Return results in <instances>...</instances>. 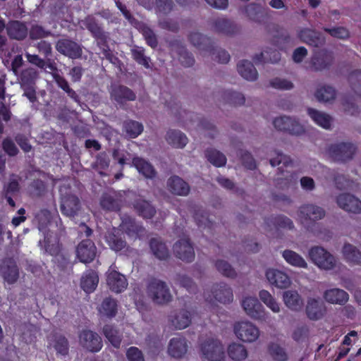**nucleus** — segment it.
Here are the masks:
<instances>
[{"mask_svg": "<svg viewBox=\"0 0 361 361\" xmlns=\"http://www.w3.org/2000/svg\"><path fill=\"white\" fill-rule=\"evenodd\" d=\"M260 300L273 312L278 314L281 310V305L268 290H262L259 293Z\"/></svg>", "mask_w": 361, "mask_h": 361, "instance_id": "34", "label": "nucleus"}, {"mask_svg": "<svg viewBox=\"0 0 361 361\" xmlns=\"http://www.w3.org/2000/svg\"><path fill=\"white\" fill-rule=\"evenodd\" d=\"M189 39L190 42L195 47H198L200 49L209 50V47L206 48L207 44H209V39L197 32H192L190 35Z\"/></svg>", "mask_w": 361, "mask_h": 361, "instance_id": "57", "label": "nucleus"}, {"mask_svg": "<svg viewBox=\"0 0 361 361\" xmlns=\"http://www.w3.org/2000/svg\"><path fill=\"white\" fill-rule=\"evenodd\" d=\"M206 157L211 164L217 167L223 166L226 163V158L224 154L216 149L207 150Z\"/></svg>", "mask_w": 361, "mask_h": 361, "instance_id": "50", "label": "nucleus"}, {"mask_svg": "<svg viewBox=\"0 0 361 361\" xmlns=\"http://www.w3.org/2000/svg\"><path fill=\"white\" fill-rule=\"evenodd\" d=\"M135 208L139 214L145 219L152 218L156 212L154 207L145 200L137 201L135 204Z\"/></svg>", "mask_w": 361, "mask_h": 361, "instance_id": "48", "label": "nucleus"}, {"mask_svg": "<svg viewBox=\"0 0 361 361\" xmlns=\"http://www.w3.org/2000/svg\"><path fill=\"white\" fill-rule=\"evenodd\" d=\"M235 336L245 343H253L260 336L259 329L249 320L235 322L233 326Z\"/></svg>", "mask_w": 361, "mask_h": 361, "instance_id": "1", "label": "nucleus"}, {"mask_svg": "<svg viewBox=\"0 0 361 361\" xmlns=\"http://www.w3.org/2000/svg\"><path fill=\"white\" fill-rule=\"evenodd\" d=\"M336 202L340 208L348 212L355 214L361 212V201L353 195L341 194L337 197Z\"/></svg>", "mask_w": 361, "mask_h": 361, "instance_id": "13", "label": "nucleus"}, {"mask_svg": "<svg viewBox=\"0 0 361 361\" xmlns=\"http://www.w3.org/2000/svg\"><path fill=\"white\" fill-rule=\"evenodd\" d=\"M174 255L183 261L192 262L195 258L193 246L188 238H182L178 240L173 247Z\"/></svg>", "mask_w": 361, "mask_h": 361, "instance_id": "12", "label": "nucleus"}, {"mask_svg": "<svg viewBox=\"0 0 361 361\" xmlns=\"http://www.w3.org/2000/svg\"><path fill=\"white\" fill-rule=\"evenodd\" d=\"M282 298L285 305L292 311H300L303 307V300L297 290L284 291Z\"/></svg>", "mask_w": 361, "mask_h": 361, "instance_id": "22", "label": "nucleus"}, {"mask_svg": "<svg viewBox=\"0 0 361 361\" xmlns=\"http://www.w3.org/2000/svg\"><path fill=\"white\" fill-rule=\"evenodd\" d=\"M133 165L136 168L138 172L142 174L146 178H153L156 175V171L153 166L146 160L136 157L133 159Z\"/></svg>", "mask_w": 361, "mask_h": 361, "instance_id": "31", "label": "nucleus"}, {"mask_svg": "<svg viewBox=\"0 0 361 361\" xmlns=\"http://www.w3.org/2000/svg\"><path fill=\"white\" fill-rule=\"evenodd\" d=\"M124 129L130 137L135 138L142 133L144 128L140 122L130 120L125 122Z\"/></svg>", "mask_w": 361, "mask_h": 361, "instance_id": "51", "label": "nucleus"}, {"mask_svg": "<svg viewBox=\"0 0 361 361\" xmlns=\"http://www.w3.org/2000/svg\"><path fill=\"white\" fill-rule=\"evenodd\" d=\"M132 54L133 59L140 64L144 66L145 68H149V58L147 57L144 54V49L142 47H136L132 49Z\"/></svg>", "mask_w": 361, "mask_h": 361, "instance_id": "60", "label": "nucleus"}, {"mask_svg": "<svg viewBox=\"0 0 361 361\" xmlns=\"http://www.w3.org/2000/svg\"><path fill=\"white\" fill-rule=\"evenodd\" d=\"M97 248L94 243L89 240H82L76 248V255L79 260L82 263H90L95 257Z\"/></svg>", "mask_w": 361, "mask_h": 361, "instance_id": "14", "label": "nucleus"}, {"mask_svg": "<svg viewBox=\"0 0 361 361\" xmlns=\"http://www.w3.org/2000/svg\"><path fill=\"white\" fill-rule=\"evenodd\" d=\"M266 226L270 230L272 229H293L294 228L293 222L291 219L285 216H279L275 218L268 219L266 221Z\"/></svg>", "mask_w": 361, "mask_h": 361, "instance_id": "36", "label": "nucleus"}, {"mask_svg": "<svg viewBox=\"0 0 361 361\" xmlns=\"http://www.w3.org/2000/svg\"><path fill=\"white\" fill-rule=\"evenodd\" d=\"M79 343L85 350L90 352H98L102 346L101 337L90 330H83L79 334Z\"/></svg>", "mask_w": 361, "mask_h": 361, "instance_id": "9", "label": "nucleus"}, {"mask_svg": "<svg viewBox=\"0 0 361 361\" xmlns=\"http://www.w3.org/2000/svg\"><path fill=\"white\" fill-rule=\"evenodd\" d=\"M307 114L317 125L325 129L330 128L332 118L329 115L311 108L307 109Z\"/></svg>", "mask_w": 361, "mask_h": 361, "instance_id": "29", "label": "nucleus"}, {"mask_svg": "<svg viewBox=\"0 0 361 361\" xmlns=\"http://www.w3.org/2000/svg\"><path fill=\"white\" fill-rule=\"evenodd\" d=\"M167 185L171 192L178 195H187L190 191L188 183L178 176H173L169 178Z\"/></svg>", "mask_w": 361, "mask_h": 361, "instance_id": "26", "label": "nucleus"}, {"mask_svg": "<svg viewBox=\"0 0 361 361\" xmlns=\"http://www.w3.org/2000/svg\"><path fill=\"white\" fill-rule=\"evenodd\" d=\"M336 90L331 86H322L315 92V97L319 102H329L336 98Z\"/></svg>", "mask_w": 361, "mask_h": 361, "instance_id": "44", "label": "nucleus"}, {"mask_svg": "<svg viewBox=\"0 0 361 361\" xmlns=\"http://www.w3.org/2000/svg\"><path fill=\"white\" fill-rule=\"evenodd\" d=\"M178 54L179 55L178 60L183 66L190 67L194 64V58L184 47H180Z\"/></svg>", "mask_w": 361, "mask_h": 361, "instance_id": "61", "label": "nucleus"}, {"mask_svg": "<svg viewBox=\"0 0 361 361\" xmlns=\"http://www.w3.org/2000/svg\"><path fill=\"white\" fill-rule=\"evenodd\" d=\"M215 267L218 271L224 276L228 278H234L236 276V271L235 269L225 260H217L215 263Z\"/></svg>", "mask_w": 361, "mask_h": 361, "instance_id": "55", "label": "nucleus"}, {"mask_svg": "<svg viewBox=\"0 0 361 361\" xmlns=\"http://www.w3.org/2000/svg\"><path fill=\"white\" fill-rule=\"evenodd\" d=\"M200 355L207 361H224V346L219 339L208 338L200 345Z\"/></svg>", "mask_w": 361, "mask_h": 361, "instance_id": "3", "label": "nucleus"}, {"mask_svg": "<svg viewBox=\"0 0 361 361\" xmlns=\"http://www.w3.org/2000/svg\"><path fill=\"white\" fill-rule=\"evenodd\" d=\"M204 298L212 305L214 301L226 304L233 301V294L230 286L226 283H219L214 285L211 290L204 291Z\"/></svg>", "mask_w": 361, "mask_h": 361, "instance_id": "5", "label": "nucleus"}, {"mask_svg": "<svg viewBox=\"0 0 361 361\" xmlns=\"http://www.w3.org/2000/svg\"><path fill=\"white\" fill-rule=\"evenodd\" d=\"M280 59V54L279 51L274 50L269 52L267 50L263 51L259 55H256L255 61L257 62H271L276 63Z\"/></svg>", "mask_w": 361, "mask_h": 361, "instance_id": "56", "label": "nucleus"}, {"mask_svg": "<svg viewBox=\"0 0 361 361\" xmlns=\"http://www.w3.org/2000/svg\"><path fill=\"white\" fill-rule=\"evenodd\" d=\"M103 333L114 347L116 348L120 347L121 336L118 330L111 325H106L103 329Z\"/></svg>", "mask_w": 361, "mask_h": 361, "instance_id": "46", "label": "nucleus"}, {"mask_svg": "<svg viewBox=\"0 0 361 361\" xmlns=\"http://www.w3.org/2000/svg\"><path fill=\"white\" fill-rule=\"evenodd\" d=\"M269 84L273 88L281 90H289L293 88V84L291 81L281 78L271 79Z\"/></svg>", "mask_w": 361, "mask_h": 361, "instance_id": "59", "label": "nucleus"}, {"mask_svg": "<svg viewBox=\"0 0 361 361\" xmlns=\"http://www.w3.org/2000/svg\"><path fill=\"white\" fill-rule=\"evenodd\" d=\"M61 195V211L63 214L72 217L76 215L80 209V200L74 195L65 194L63 189H60Z\"/></svg>", "mask_w": 361, "mask_h": 361, "instance_id": "10", "label": "nucleus"}, {"mask_svg": "<svg viewBox=\"0 0 361 361\" xmlns=\"http://www.w3.org/2000/svg\"><path fill=\"white\" fill-rule=\"evenodd\" d=\"M224 97L227 102L235 105H241L245 102L244 96L239 92L227 91L225 92Z\"/></svg>", "mask_w": 361, "mask_h": 361, "instance_id": "62", "label": "nucleus"}, {"mask_svg": "<svg viewBox=\"0 0 361 361\" xmlns=\"http://www.w3.org/2000/svg\"><path fill=\"white\" fill-rule=\"evenodd\" d=\"M191 313L188 310H180L171 319L173 325L178 329H183L188 327L191 322Z\"/></svg>", "mask_w": 361, "mask_h": 361, "instance_id": "41", "label": "nucleus"}, {"mask_svg": "<svg viewBox=\"0 0 361 361\" xmlns=\"http://www.w3.org/2000/svg\"><path fill=\"white\" fill-rule=\"evenodd\" d=\"M300 37L305 43L313 45L314 47H318L324 42V39L320 37L318 33L309 29H305L302 30L300 33Z\"/></svg>", "mask_w": 361, "mask_h": 361, "instance_id": "45", "label": "nucleus"}, {"mask_svg": "<svg viewBox=\"0 0 361 361\" xmlns=\"http://www.w3.org/2000/svg\"><path fill=\"white\" fill-rule=\"evenodd\" d=\"M119 231L125 232L129 238L136 239L141 238L145 233V229L138 224H137L133 219L129 216H126L122 219V222L120 224Z\"/></svg>", "mask_w": 361, "mask_h": 361, "instance_id": "18", "label": "nucleus"}, {"mask_svg": "<svg viewBox=\"0 0 361 361\" xmlns=\"http://www.w3.org/2000/svg\"><path fill=\"white\" fill-rule=\"evenodd\" d=\"M110 160L108 156L104 153H100L97 157L94 164L95 169L100 173L102 176H106V173L105 171H106L109 166Z\"/></svg>", "mask_w": 361, "mask_h": 361, "instance_id": "58", "label": "nucleus"}, {"mask_svg": "<svg viewBox=\"0 0 361 361\" xmlns=\"http://www.w3.org/2000/svg\"><path fill=\"white\" fill-rule=\"evenodd\" d=\"M282 257L290 265L302 269H307L308 264L305 259L296 252L291 250H285L282 252Z\"/></svg>", "mask_w": 361, "mask_h": 361, "instance_id": "28", "label": "nucleus"}, {"mask_svg": "<svg viewBox=\"0 0 361 361\" xmlns=\"http://www.w3.org/2000/svg\"><path fill=\"white\" fill-rule=\"evenodd\" d=\"M188 350V344L185 338L175 337L170 340L168 352L169 354L176 358L181 357Z\"/></svg>", "mask_w": 361, "mask_h": 361, "instance_id": "23", "label": "nucleus"}, {"mask_svg": "<svg viewBox=\"0 0 361 361\" xmlns=\"http://www.w3.org/2000/svg\"><path fill=\"white\" fill-rule=\"evenodd\" d=\"M99 312L100 314L107 317H114L117 312L116 301L111 298L104 299L99 307Z\"/></svg>", "mask_w": 361, "mask_h": 361, "instance_id": "42", "label": "nucleus"}, {"mask_svg": "<svg viewBox=\"0 0 361 361\" xmlns=\"http://www.w3.org/2000/svg\"><path fill=\"white\" fill-rule=\"evenodd\" d=\"M241 305L250 318L259 322H267L269 313L265 310L257 298L246 296L242 300Z\"/></svg>", "mask_w": 361, "mask_h": 361, "instance_id": "6", "label": "nucleus"}, {"mask_svg": "<svg viewBox=\"0 0 361 361\" xmlns=\"http://www.w3.org/2000/svg\"><path fill=\"white\" fill-rule=\"evenodd\" d=\"M52 76L58 86L65 91L70 97L75 101L78 99L77 94L69 87L68 81L63 76L58 73H53Z\"/></svg>", "mask_w": 361, "mask_h": 361, "instance_id": "54", "label": "nucleus"}, {"mask_svg": "<svg viewBox=\"0 0 361 361\" xmlns=\"http://www.w3.org/2000/svg\"><path fill=\"white\" fill-rule=\"evenodd\" d=\"M99 277L93 271L85 272L81 279V287L86 293L93 292L97 286Z\"/></svg>", "mask_w": 361, "mask_h": 361, "instance_id": "35", "label": "nucleus"}, {"mask_svg": "<svg viewBox=\"0 0 361 361\" xmlns=\"http://www.w3.org/2000/svg\"><path fill=\"white\" fill-rule=\"evenodd\" d=\"M106 283L109 288L117 293L123 291L128 286L126 276L111 267L106 272Z\"/></svg>", "mask_w": 361, "mask_h": 361, "instance_id": "16", "label": "nucleus"}, {"mask_svg": "<svg viewBox=\"0 0 361 361\" xmlns=\"http://www.w3.org/2000/svg\"><path fill=\"white\" fill-rule=\"evenodd\" d=\"M8 36L15 39L20 40L27 35V28L25 25L18 21L11 22L6 27Z\"/></svg>", "mask_w": 361, "mask_h": 361, "instance_id": "30", "label": "nucleus"}, {"mask_svg": "<svg viewBox=\"0 0 361 361\" xmlns=\"http://www.w3.org/2000/svg\"><path fill=\"white\" fill-rule=\"evenodd\" d=\"M110 93L111 99L119 104H123L128 101H134L136 98V95L133 90L122 85L113 87Z\"/></svg>", "mask_w": 361, "mask_h": 361, "instance_id": "21", "label": "nucleus"}, {"mask_svg": "<svg viewBox=\"0 0 361 361\" xmlns=\"http://www.w3.org/2000/svg\"><path fill=\"white\" fill-rule=\"evenodd\" d=\"M276 129L281 131H287L293 135H301L305 132V128L296 119L288 116H280L273 121Z\"/></svg>", "mask_w": 361, "mask_h": 361, "instance_id": "8", "label": "nucleus"}, {"mask_svg": "<svg viewBox=\"0 0 361 361\" xmlns=\"http://www.w3.org/2000/svg\"><path fill=\"white\" fill-rule=\"evenodd\" d=\"M118 233L119 230L114 228L113 232H109L106 235V243L115 251H120L126 246V241L118 235Z\"/></svg>", "mask_w": 361, "mask_h": 361, "instance_id": "40", "label": "nucleus"}, {"mask_svg": "<svg viewBox=\"0 0 361 361\" xmlns=\"http://www.w3.org/2000/svg\"><path fill=\"white\" fill-rule=\"evenodd\" d=\"M325 214V210L322 207L314 204H303L298 211V218L303 224L321 220Z\"/></svg>", "mask_w": 361, "mask_h": 361, "instance_id": "7", "label": "nucleus"}, {"mask_svg": "<svg viewBox=\"0 0 361 361\" xmlns=\"http://www.w3.org/2000/svg\"><path fill=\"white\" fill-rule=\"evenodd\" d=\"M83 24L94 37H99L102 35L101 29L99 26L95 23V20L93 18L87 17L84 21Z\"/></svg>", "mask_w": 361, "mask_h": 361, "instance_id": "64", "label": "nucleus"}, {"mask_svg": "<svg viewBox=\"0 0 361 361\" xmlns=\"http://www.w3.org/2000/svg\"><path fill=\"white\" fill-rule=\"evenodd\" d=\"M342 255L345 261L351 264H361V252L353 245L345 243Z\"/></svg>", "mask_w": 361, "mask_h": 361, "instance_id": "27", "label": "nucleus"}, {"mask_svg": "<svg viewBox=\"0 0 361 361\" xmlns=\"http://www.w3.org/2000/svg\"><path fill=\"white\" fill-rule=\"evenodd\" d=\"M355 147L350 143H340L329 148V154L336 161H345L352 158Z\"/></svg>", "mask_w": 361, "mask_h": 361, "instance_id": "15", "label": "nucleus"}, {"mask_svg": "<svg viewBox=\"0 0 361 361\" xmlns=\"http://www.w3.org/2000/svg\"><path fill=\"white\" fill-rule=\"evenodd\" d=\"M276 158H271L270 159V164L272 166H276L282 164V166H280L279 169L281 173H283L284 171L283 169V166L286 168H292L293 162L290 158V157L281 154L279 152H276Z\"/></svg>", "mask_w": 361, "mask_h": 361, "instance_id": "53", "label": "nucleus"}, {"mask_svg": "<svg viewBox=\"0 0 361 361\" xmlns=\"http://www.w3.org/2000/svg\"><path fill=\"white\" fill-rule=\"evenodd\" d=\"M28 73L29 75H34L36 76V73L33 70H28L25 71L22 75V84L21 87L24 90L23 95L25 96L30 102H35L36 101V92L35 88L32 85H27L25 83V75Z\"/></svg>", "mask_w": 361, "mask_h": 361, "instance_id": "47", "label": "nucleus"}, {"mask_svg": "<svg viewBox=\"0 0 361 361\" xmlns=\"http://www.w3.org/2000/svg\"><path fill=\"white\" fill-rule=\"evenodd\" d=\"M266 278L269 283L280 289H285L291 285V279L284 271L270 268L266 271Z\"/></svg>", "mask_w": 361, "mask_h": 361, "instance_id": "11", "label": "nucleus"}, {"mask_svg": "<svg viewBox=\"0 0 361 361\" xmlns=\"http://www.w3.org/2000/svg\"><path fill=\"white\" fill-rule=\"evenodd\" d=\"M306 313L311 320L321 319L326 313V305L319 299L310 298L307 302Z\"/></svg>", "mask_w": 361, "mask_h": 361, "instance_id": "17", "label": "nucleus"}, {"mask_svg": "<svg viewBox=\"0 0 361 361\" xmlns=\"http://www.w3.org/2000/svg\"><path fill=\"white\" fill-rule=\"evenodd\" d=\"M268 351L269 355L274 361H287L288 355L281 345L277 343H271L269 345Z\"/></svg>", "mask_w": 361, "mask_h": 361, "instance_id": "49", "label": "nucleus"}, {"mask_svg": "<svg viewBox=\"0 0 361 361\" xmlns=\"http://www.w3.org/2000/svg\"><path fill=\"white\" fill-rule=\"evenodd\" d=\"M261 7L256 4H249L245 8L247 16L252 20H258L261 13Z\"/></svg>", "mask_w": 361, "mask_h": 361, "instance_id": "63", "label": "nucleus"}, {"mask_svg": "<svg viewBox=\"0 0 361 361\" xmlns=\"http://www.w3.org/2000/svg\"><path fill=\"white\" fill-rule=\"evenodd\" d=\"M212 29L219 33L232 35L236 31V27L231 21L224 18H218L212 23Z\"/></svg>", "mask_w": 361, "mask_h": 361, "instance_id": "38", "label": "nucleus"}, {"mask_svg": "<svg viewBox=\"0 0 361 361\" xmlns=\"http://www.w3.org/2000/svg\"><path fill=\"white\" fill-rule=\"evenodd\" d=\"M227 353L229 358L233 361H244L248 357L246 346L238 342H232L228 345Z\"/></svg>", "mask_w": 361, "mask_h": 361, "instance_id": "24", "label": "nucleus"}, {"mask_svg": "<svg viewBox=\"0 0 361 361\" xmlns=\"http://www.w3.org/2000/svg\"><path fill=\"white\" fill-rule=\"evenodd\" d=\"M150 248L153 254L159 259H164L169 257L168 248L159 238H153L151 240Z\"/></svg>", "mask_w": 361, "mask_h": 361, "instance_id": "43", "label": "nucleus"}, {"mask_svg": "<svg viewBox=\"0 0 361 361\" xmlns=\"http://www.w3.org/2000/svg\"><path fill=\"white\" fill-rule=\"evenodd\" d=\"M165 139L169 145L178 149L185 147L188 142L187 136L178 130H168Z\"/></svg>", "mask_w": 361, "mask_h": 361, "instance_id": "25", "label": "nucleus"}, {"mask_svg": "<svg viewBox=\"0 0 361 361\" xmlns=\"http://www.w3.org/2000/svg\"><path fill=\"white\" fill-rule=\"evenodd\" d=\"M147 295L154 302L159 305L166 304L172 300L169 286L160 280H153L148 284Z\"/></svg>", "mask_w": 361, "mask_h": 361, "instance_id": "4", "label": "nucleus"}, {"mask_svg": "<svg viewBox=\"0 0 361 361\" xmlns=\"http://www.w3.org/2000/svg\"><path fill=\"white\" fill-rule=\"evenodd\" d=\"M310 260L318 268L325 271L334 269L337 265L336 258L320 246H314L308 252Z\"/></svg>", "mask_w": 361, "mask_h": 361, "instance_id": "2", "label": "nucleus"}, {"mask_svg": "<svg viewBox=\"0 0 361 361\" xmlns=\"http://www.w3.org/2000/svg\"><path fill=\"white\" fill-rule=\"evenodd\" d=\"M114 192L104 193L101 199L100 204L104 209L116 210L118 209L119 204L115 198Z\"/></svg>", "mask_w": 361, "mask_h": 361, "instance_id": "52", "label": "nucleus"}, {"mask_svg": "<svg viewBox=\"0 0 361 361\" xmlns=\"http://www.w3.org/2000/svg\"><path fill=\"white\" fill-rule=\"evenodd\" d=\"M238 71L247 80L254 81L258 77V73L252 63L248 61H242L238 65Z\"/></svg>", "mask_w": 361, "mask_h": 361, "instance_id": "33", "label": "nucleus"}, {"mask_svg": "<svg viewBox=\"0 0 361 361\" xmlns=\"http://www.w3.org/2000/svg\"><path fill=\"white\" fill-rule=\"evenodd\" d=\"M49 343L58 353L66 355L68 352V343L66 338L62 335L55 334L49 337Z\"/></svg>", "mask_w": 361, "mask_h": 361, "instance_id": "39", "label": "nucleus"}, {"mask_svg": "<svg viewBox=\"0 0 361 361\" xmlns=\"http://www.w3.org/2000/svg\"><path fill=\"white\" fill-rule=\"evenodd\" d=\"M1 274L8 283H15L18 278V269L16 263L11 260L6 261L1 267Z\"/></svg>", "mask_w": 361, "mask_h": 361, "instance_id": "32", "label": "nucleus"}, {"mask_svg": "<svg viewBox=\"0 0 361 361\" xmlns=\"http://www.w3.org/2000/svg\"><path fill=\"white\" fill-rule=\"evenodd\" d=\"M56 49L62 54L71 59H78L82 55V49L75 42L68 39H61L56 44Z\"/></svg>", "mask_w": 361, "mask_h": 361, "instance_id": "19", "label": "nucleus"}, {"mask_svg": "<svg viewBox=\"0 0 361 361\" xmlns=\"http://www.w3.org/2000/svg\"><path fill=\"white\" fill-rule=\"evenodd\" d=\"M323 298L329 303L344 305L349 300V295L343 289L334 288L325 290Z\"/></svg>", "mask_w": 361, "mask_h": 361, "instance_id": "20", "label": "nucleus"}, {"mask_svg": "<svg viewBox=\"0 0 361 361\" xmlns=\"http://www.w3.org/2000/svg\"><path fill=\"white\" fill-rule=\"evenodd\" d=\"M332 61V56L323 51L316 54L312 59V67L315 71H322L328 68Z\"/></svg>", "mask_w": 361, "mask_h": 361, "instance_id": "37", "label": "nucleus"}]
</instances>
